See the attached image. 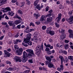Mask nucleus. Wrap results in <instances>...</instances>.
Returning a JSON list of instances; mask_svg holds the SVG:
<instances>
[{"instance_id":"obj_1","label":"nucleus","mask_w":73,"mask_h":73,"mask_svg":"<svg viewBox=\"0 0 73 73\" xmlns=\"http://www.w3.org/2000/svg\"><path fill=\"white\" fill-rule=\"evenodd\" d=\"M23 58L21 60V58L20 57H19L18 56H16L15 57V61L16 62H26L28 60V57L29 56V54H27L26 52L24 51L23 53Z\"/></svg>"},{"instance_id":"obj_2","label":"nucleus","mask_w":73,"mask_h":73,"mask_svg":"<svg viewBox=\"0 0 73 73\" xmlns=\"http://www.w3.org/2000/svg\"><path fill=\"white\" fill-rule=\"evenodd\" d=\"M52 10H50L48 11L49 13L45 16V17H49L47 19V21L48 22V23H49V22H51L52 21V20H53V18H52V17H50V16H51V15H52Z\"/></svg>"},{"instance_id":"obj_3","label":"nucleus","mask_w":73,"mask_h":73,"mask_svg":"<svg viewBox=\"0 0 73 73\" xmlns=\"http://www.w3.org/2000/svg\"><path fill=\"white\" fill-rule=\"evenodd\" d=\"M30 40H24V41L22 44L23 46H25V47H27V46L29 45H32V42H29Z\"/></svg>"},{"instance_id":"obj_4","label":"nucleus","mask_w":73,"mask_h":73,"mask_svg":"<svg viewBox=\"0 0 73 73\" xmlns=\"http://www.w3.org/2000/svg\"><path fill=\"white\" fill-rule=\"evenodd\" d=\"M41 49L43 51V50H44L43 49V46H38L35 49V54H37V53H40V52H41Z\"/></svg>"},{"instance_id":"obj_5","label":"nucleus","mask_w":73,"mask_h":73,"mask_svg":"<svg viewBox=\"0 0 73 73\" xmlns=\"http://www.w3.org/2000/svg\"><path fill=\"white\" fill-rule=\"evenodd\" d=\"M46 32L48 34H50L51 36H53L54 35L55 33L54 31H51L49 30V29H48L47 30H46Z\"/></svg>"},{"instance_id":"obj_6","label":"nucleus","mask_w":73,"mask_h":73,"mask_svg":"<svg viewBox=\"0 0 73 73\" xmlns=\"http://www.w3.org/2000/svg\"><path fill=\"white\" fill-rule=\"evenodd\" d=\"M23 49L22 48H21L19 50H17L16 51V53L17 54V55H19V56H20L21 54H22V53H23Z\"/></svg>"},{"instance_id":"obj_7","label":"nucleus","mask_w":73,"mask_h":73,"mask_svg":"<svg viewBox=\"0 0 73 73\" xmlns=\"http://www.w3.org/2000/svg\"><path fill=\"white\" fill-rule=\"evenodd\" d=\"M61 16H62L61 14L60 13L58 14V17H56L55 19L56 20H56L57 23H58L60 22V19H61Z\"/></svg>"},{"instance_id":"obj_8","label":"nucleus","mask_w":73,"mask_h":73,"mask_svg":"<svg viewBox=\"0 0 73 73\" xmlns=\"http://www.w3.org/2000/svg\"><path fill=\"white\" fill-rule=\"evenodd\" d=\"M2 9L3 10H2V11L3 12H8V11L10 12V11H11V9H10V8H9V7H6L5 9L3 8Z\"/></svg>"},{"instance_id":"obj_9","label":"nucleus","mask_w":73,"mask_h":73,"mask_svg":"<svg viewBox=\"0 0 73 73\" xmlns=\"http://www.w3.org/2000/svg\"><path fill=\"white\" fill-rule=\"evenodd\" d=\"M31 36H32V35L31 33L28 34L27 35V37L26 39H24V41L26 40H30V39L31 38Z\"/></svg>"},{"instance_id":"obj_10","label":"nucleus","mask_w":73,"mask_h":73,"mask_svg":"<svg viewBox=\"0 0 73 73\" xmlns=\"http://www.w3.org/2000/svg\"><path fill=\"white\" fill-rule=\"evenodd\" d=\"M67 21H68V20H70L69 21V24H72L73 23V16H71L70 18L68 19H66Z\"/></svg>"},{"instance_id":"obj_11","label":"nucleus","mask_w":73,"mask_h":73,"mask_svg":"<svg viewBox=\"0 0 73 73\" xmlns=\"http://www.w3.org/2000/svg\"><path fill=\"white\" fill-rule=\"evenodd\" d=\"M4 53H5V55H5V57H9L11 55V54L9 53V52H7V51L5 50H4Z\"/></svg>"},{"instance_id":"obj_12","label":"nucleus","mask_w":73,"mask_h":73,"mask_svg":"<svg viewBox=\"0 0 73 73\" xmlns=\"http://www.w3.org/2000/svg\"><path fill=\"white\" fill-rule=\"evenodd\" d=\"M26 52H27L28 53H29L31 54H32L33 55H34V53H33V51L32 49H28L26 50Z\"/></svg>"},{"instance_id":"obj_13","label":"nucleus","mask_w":73,"mask_h":73,"mask_svg":"<svg viewBox=\"0 0 73 73\" xmlns=\"http://www.w3.org/2000/svg\"><path fill=\"white\" fill-rule=\"evenodd\" d=\"M68 32L70 33V34L69 35V37H73V31H72V30L69 29L68 30Z\"/></svg>"},{"instance_id":"obj_14","label":"nucleus","mask_w":73,"mask_h":73,"mask_svg":"<svg viewBox=\"0 0 73 73\" xmlns=\"http://www.w3.org/2000/svg\"><path fill=\"white\" fill-rule=\"evenodd\" d=\"M48 66L50 68H52L54 67V65L52 62H49V64L48 65Z\"/></svg>"},{"instance_id":"obj_15","label":"nucleus","mask_w":73,"mask_h":73,"mask_svg":"<svg viewBox=\"0 0 73 73\" xmlns=\"http://www.w3.org/2000/svg\"><path fill=\"white\" fill-rule=\"evenodd\" d=\"M34 37L33 39L36 41H37V37L38 36V33H36L34 35Z\"/></svg>"},{"instance_id":"obj_16","label":"nucleus","mask_w":73,"mask_h":73,"mask_svg":"<svg viewBox=\"0 0 73 73\" xmlns=\"http://www.w3.org/2000/svg\"><path fill=\"white\" fill-rule=\"evenodd\" d=\"M34 16L35 17H35V19H38V17L40 16V14L39 13L36 14V13H35L34 14Z\"/></svg>"},{"instance_id":"obj_17","label":"nucleus","mask_w":73,"mask_h":73,"mask_svg":"<svg viewBox=\"0 0 73 73\" xmlns=\"http://www.w3.org/2000/svg\"><path fill=\"white\" fill-rule=\"evenodd\" d=\"M46 58L47 60L49 62H51L52 61V59L50 58V57L49 56H47L46 57Z\"/></svg>"},{"instance_id":"obj_18","label":"nucleus","mask_w":73,"mask_h":73,"mask_svg":"<svg viewBox=\"0 0 73 73\" xmlns=\"http://www.w3.org/2000/svg\"><path fill=\"white\" fill-rule=\"evenodd\" d=\"M15 24L17 25V24H19V23H21V21L20 20H17L15 21Z\"/></svg>"},{"instance_id":"obj_19","label":"nucleus","mask_w":73,"mask_h":73,"mask_svg":"<svg viewBox=\"0 0 73 73\" xmlns=\"http://www.w3.org/2000/svg\"><path fill=\"white\" fill-rule=\"evenodd\" d=\"M45 17V16H42L40 19V21H45V19H44V18Z\"/></svg>"},{"instance_id":"obj_20","label":"nucleus","mask_w":73,"mask_h":73,"mask_svg":"<svg viewBox=\"0 0 73 73\" xmlns=\"http://www.w3.org/2000/svg\"><path fill=\"white\" fill-rule=\"evenodd\" d=\"M36 8L38 9L39 10H40L41 9V8H42V6H41V7L40 6V5H37V6H36Z\"/></svg>"},{"instance_id":"obj_21","label":"nucleus","mask_w":73,"mask_h":73,"mask_svg":"<svg viewBox=\"0 0 73 73\" xmlns=\"http://www.w3.org/2000/svg\"><path fill=\"white\" fill-rule=\"evenodd\" d=\"M68 58L71 61H73V56H68Z\"/></svg>"},{"instance_id":"obj_22","label":"nucleus","mask_w":73,"mask_h":73,"mask_svg":"<svg viewBox=\"0 0 73 73\" xmlns=\"http://www.w3.org/2000/svg\"><path fill=\"white\" fill-rule=\"evenodd\" d=\"M59 31L60 33H63L64 32V30L63 29H61L60 30H59Z\"/></svg>"},{"instance_id":"obj_23","label":"nucleus","mask_w":73,"mask_h":73,"mask_svg":"<svg viewBox=\"0 0 73 73\" xmlns=\"http://www.w3.org/2000/svg\"><path fill=\"white\" fill-rule=\"evenodd\" d=\"M18 13L19 14H20V15H23V11L20 10V9L18 11Z\"/></svg>"},{"instance_id":"obj_24","label":"nucleus","mask_w":73,"mask_h":73,"mask_svg":"<svg viewBox=\"0 0 73 73\" xmlns=\"http://www.w3.org/2000/svg\"><path fill=\"white\" fill-rule=\"evenodd\" d=\"M63 62H61V65H60V67L62 70L64 69V66H63Z\"/></svg>"},{"instance_id":"obj_25","label":"nucleus","mask_w":73,"mask_h":73,"mask_svg":"<svg viewBox=\"0 0 73 73\" xmlns=\"http://www.w3.org/2000/svg\"><path fill=\"white\" fill-rule=\"evenodd\" d=\"M13 22L12 21H10L8 22V24L10 26H12L13 25Z\"/></svg>"},{"instance_id":"obj_26","label":"nucleus","mask_w":73,"mask_h":73,"mask_svg":"<svg viewBox=\"0 0 73 73\" xmlns=\"http://www.w3.org/2000/svg\"><path fill=\"white\" fill-rule=\"evenodd\" d=\"M38 3V1L36 0L34 1V5L35 6H36L37 5V3Z\"/></svg>"},{"instance_id":"obj_27","label":"nucleus","mask_w":73,"mask_h":73,"mask_svg":"<svg viewBox=\"0 0 73 73\" xmlns=\"http://www.w3.org/2000/svg\"><path fill=\"white\" fill-rule=\"evenodd\" d=\"M59 58L61 59V62H63L64 59H63V57H62V56H59Z\"/></svg>"},{"instance_id":"obj_28","label":"nucleus","mask_w":73,"mask_h":73,"mask_svg":"<svg viewBox=\"0 0 73 73\" xmlns=\"http://www.w3.org/2000/svg\"><path fill=\"white\" fill-rule=\"evenodd\" d=\"M64 47L65 49H68L69 48V45L68 44H66L65 45Z\"/></svg>"},{"instance_id":"obj_29","label":"nucleus","mask_w":73,"mask_h":73,"mask_svg":"<svg viewBox=\"0 0 73 73\" xmlns=\"http://www.w3.org/2000/svg\"><path fill=\"white\" fill-rule=\"evenodd\" d=\"M55 24L56 25V27H57V28H59V27H60V25L59 24H58L56 23H55Z\"/></svg>"},{"instance_id":"obj_30","label":"nucleus","mask_w":73,"mask_h":73,"mask_svg":"<svg viewBox=\"0 0 73 73\" xmlns=\"http://www.w3.org/2000/svg\"><path fill=\"white\" fill-rule=\"evenodd\" d=\"M5 16V14H4V15H3L1 16V15H0V20H1V18H4Z\"/></svg>"},{"instance_id":"obj_31","label":"nucleus","mask_w":73,"mask_h":73,"mask_svg":"<svg viewBox=\"0 0 73 73\" xmlns=\"http://www.w3.org/2000/svg\"><path fill=\"white\" fill-rule=\"evenodd\" d=\"M15 16L16 18L18 19H19V20H20V19H21V17H20V16H19L17 15L16 14L15 15Z\"/></svg>"},{"instance_id":"obj_32","label":"nucleus","mask_w":73,"mask_h":73,"mask_svg":"<svg viewBox=\"0 0 73 73\" xmlns=\"http://www.w3.org/2000/svg\"><path fill=\"white\" fill-rule=\"evenodd\" d=\"M46 29V27L45 26H43L42 27V30H45Z\"/></svg>"},{"instance_id":"obj_33","label":"nucleus","mask_w":73,"mask_h":73,"mask_svg":"<svg viewBox=\"0 0 73 73\" xmlns=\"http://www.w3.org/2000/svg\"><path fill=\"white\" fill-rule=\"evenodd\" d=\"M30 71V70H26L24 71L23 73H29Z\"/></svg>"},{"instance_id":"obj_34","label":"nucleus","mask_w":73,"mask_h":73,"mask_svg":"<svg viewBox=\"0 0 73 73\" xmlns=\"http://www.w3.org/2000/svg\"><path fill=\"white\" fill-rule=\"evenodd\" d=\"M13 68L12 67H10L9 68H8L7 70H9V71H12L13 70Z\"/></svg>"},{"instance_id":"obj_35","label":"nucleus","mask_w":73,"mask_h":73,"mask_svg":"<svg viewBox=\"0 0 73 73\" xmlns=\"http://www.w3.org/2000/svg\"><path fill=\"white\" fill-rule=\"evenodd\" d=\"M9 15H11V16H13V15H14V13H12V12H11L9 11Z\"/></svg>"},{"instance_id":"obj_36","label":"nucleus","mask_w":73,"mask_h":73,"mask_svg":"<svg viewBox=\"0 0 73 73\" xmlns=\"http://www.w3.org/2000/svg\"><path fill=\"white\" fill-rule=\"evenodd\" d=\"M59 8L60 9H62V8H64V6H62L61 4H60L59 6Z\"/></svg>"},{"instance_id":"obj_37","label":"nucleus","mask_w":73,"mask_h":73,"mask_svg":"<svg viewBox=\"0 0 73 73\" xmlns=\"http://www.w3.org/2000/svg\"><path fill=\"white\" fill-rule=\"evenodd\" d=\"M0 1L2 2V3L3 4V3H5V2L7 1V0H0Z\"/></svg>"},{"instance_id":"obj_38","label":"nucleus","mask_w":73,"mask_h":73,"mask_svg":"<svg viewBox=\"0 0 73 73\" xmlns=\"http://www.w3.org/2000/svg\"><path fill=\"white\" fill-rule=\"evenodd\" d=\"M27 2L26 4H27V5H29V4H31V2L29 1H27Z\"/></svg>"},{"instance_id":"obj_39","label":"nucleus","mask_w":73,"mask_h":73,"mask_svg":"<svg viewBox=\"0 0 73 73\" xmlns=\"http://www.w3.org/2000/svg\"><path fill=\"white\" fill-rule=\"evenodd\" d=\"M62 53L63 54H67V52L66 50L63 51L62 52Z\"/></svg>"},{"instance_id":"obj_40","label":"nucleus","mask_w":73,"mask_h":73,"mask_svg":"<svg viewBox=\"0 0 73 73\" xmlns=\"http://www.w3.org/2000/svg\"><path fill=\"white\" fill-rule=\"evenodd\" d=\"M14 47L15 49H18V46L17 45H15L14 46Z\"/></svg>"},{"instance_id":"obj_41","label":"nucleus","mask_w":73,"mask_h":73,"mask_svg":"<svg viewBox=\"0 0 73 73\" xmlns=\"http://www.w3.org/2000/svg\"><path fill=\"white\" fill-rule=\"evenodd\" d=\"M6 63L7 64H11V62L8 60H7L6 61Z\"/></svg>"},{"instance_id":"obj_42","label":"nucleus","mask_w":73,"mask_h":73,"mask_svg":"<svg viewBox=\"0 0 73 73\" xmlns=\"http://www.w3.org/2000/svg\"><path fill=\"white\" fill-rule=\"evenodd\" d=\"M32 25L33 27H35V24L33 23H31L30 24V26H31Z\"/></svg>"},{"instance_id":"obj_43","label":"nucleus","mask_w":73,"mask_h":73,"mask_svg":"<svg viewBox=\"0 0 73 73\" xmlns=\"http://www.w3.org/2000/svg\"><path fill=\"white\" fill-rule=\"evenodd\" d=\"M35 23L36 25H39L40 23V22L39 21H36L35 22Z\"/></svg>"},{"instance_id":"obj_44","label":"nucleus","mask_w":73,"mask_h":73,"mask_svg":"<svg viewBox=\"0 0 73 73\" xmlns=\"http://www.w3.org/2000/svg\"><path fill=\"white\" fill-rule=\"evenodd\" d=\"M50 50L49 49V48H46L45 49V51H46V52H49Z\"/></svg>"},{"instance_id":"obj_45","label":"nucleus","mask_w":73,"mask_h":73,"mask_svg":"<svg viewBox=\"0 0 73 73\" xmlns=\"http://www.w3.org/2000/svg\"><path fill=\"white\" fill-rule=\"evenodd\" d=\"M65 36L64 35H63L61 37V39H62V40L64 39V38H65Z\"/></svg>"},{"instance_id":"obj_46","label":"nucleus","mask_w":73,"mask_h":73,"mask_svg":"<svg viewBox=\"0 0 73 73\" xmlns=\"http://www.w3.org/2000/svg\"><path fill=\"white\" fill-rule=\"evenodd\" d=\"M29 61L30 63H33V60H32V59H30L29 60Z\"/></svg>"},{"instance_id":"obj_47","label":"nucleus","mask_w":73,"mask_h":73,"mask_svg":"<svg viewBox=\"0 0 73 73\" xmlns=\"http://www.w3.org/2000/svg\"><path fill=\"white\" fill-rule=\"evenodd\" d=\"M50 46H51V45L49 44H48L46 46V47H50Z\"/></svg>"},{"instance_id":"obj_48","label":"nucleus","mask_w":73,"mask_h":73,"mask_svg":"<svg viewBox=\"0 0 73 73\" xmlns=\"http://www.w3.org/2000/svg\"><path fill=\"white\" fill-rule=\"evenodd\" d=\"M4 35L1 36L0 38V40H3V38H4Z\"/></svg>"},{"instance_id":"obj_49","label":"nucleus","mask_w":73,"mask_h":73,"mask_svg":"<svg viewBox=\"0 0 73 73\" xmlns=\"http://www.w3.org/2000/svg\"><path fill=\"white\" fill-rule=\"evenodd\" d=\"M45 62L46 65H48V64H49V62H48V60H46L45 61Z\"/></svg>"},{"instance_id":"obj_50","label":"nucleus","mask_w":73,"mask_h":73,"mask_svg":"<svg viewBox=\"0 0 73 73\" xmlns=\"http://www.w3.org/2000/svg\"><path fill=\"white\" fill-rule=\"evenodd\" d=\"M2 24L3 25H6V24H7V22H2Z\"/></svg>"},{"instance_id":"obj_51","label":"nucleus","mask_w":73,"mask_h":73,"mask_svg":"<svg viewBox=\"0 0 73 73\" xmlns=\"http://www.w3.org/2000/svg\"><path fill=\"white\" fill-rule=\"evenodd\" d=\"M19 35H20V34L19 33H18L17 35H16L15 37H18V36H19Z\"/></svg>"},{"instance_id":"obj_52","label":"nucleus","mask_w":73,"mask_h":73,"mask_svg":"<svg viewBox=\"0 0 73 73\" xmlns=\"http://www.w3.org/2000/svg\"><path fill=\"white\" fill-rule=\"evenodd\" d=\"M18 42H21V40L19 39H17Z\"/></svg>"},{"instance_id":"obj_53","label":"nucleus","mask_w":73,"mask_h":73,"mask_svg":"<svg viewBox=\"0 0 73 73\" xmlns=\"http://www.w3.org/2000/svg\"><path fill=\"white\" fill-rule=\"evenodd\" d=\"M17 1V0H12V3H16Z\"/></svg>"},{"instance_id":"obj_54","label":"nucleus","mask_w":73,"mask_h":73,"mask_svg":"<svg viewBox=\"0 0 73 73\" xmlns=\"http://www.w3.org/2000/svg\"><path fill=\"white\" fill-rule=\"evenodd\" d=\"M21 27V25H19L18 26H17V28H18V29H20V27Z\"/></svg>"},{"instance_id":"obj_55","label":"nucleus","mask_w":73,"mask_h":73,"mask_svg":"<svg viewBox=\"0 0 73 73\" xmlns=\"http://www.w3.org/2000/svg\"><path fill=\"white\" fill-rule=\"evenodd\" d=\"M16 41L14 42V44H17V39L16 40Z\"/></svg>"},{"instance_id":"obj_56","label":"nucleus","mask_w":73,"mask_h":73,"mask_svg":"<svg viewBox=\"0 0 73 73\" xmlns=\"http://www.w3.org/2000/svg\"><path fill=\"white\" fill-rule=\"evenodd\" d=\"M8 35L9 37H11V36H12V33H9Z\"/></svg>"},{"instance_id":"obj_57","label":"nucleus","mask_w":73,"mask_h":73,"mask_svg":"<svg viewBox=\"0 0 73 73\" xmlns=\"http://www.w3.org/2000/svg\"><path fill=\"white\" fill-rule=\"evenodd\" d=\"M57 70H58L59 71H60V72L61 71V68H57Z\"/></svg>"},{"instance_id":"obj_58","label":"nucleus","mask_w":73,"mask_h":73,"mask_svg":"<svg viewBox=\"0 0 73 73\" xmlns=\"http://www.w3.org/2000/svg\"><path fill=\"white\" fill-rule=\"evenodd\" d=\"M49 9V7H47L46 9V11H48V10Z\"/></svg>"},{"instance_id":"obj_59","label":"nucleus","mask_w":73,"mask_h":73,"mask_svg":"<svg viewBox=\"0 0 73 73\" xmlns=\"http://www.w3.org/2000/svg\"><path fill=\"white\" fill-rule=\"evenodd\" d=\"M65 59L66 62H67V61H69L68 58L66 57L65 58Z\"/></svg>"},{"instance_id":"obj_60","label":"nucleus","mask_w":73,"mask_h":73,"mask_svg":"<svg viewBox=\"0 0 73 73\" xmlns=\"http://www.w3.org/2000/svg\"><path fill=\"white\" fill-rule=\"evenodd\" d=\"M5 18L7 20H8V19H9V18L7 15L5 16Z\"/></svg>"},{"instance_id":"obj_61","label":"nucleus","mask_w":73,"mask_h":73,"mask_svg":"<svg viewBox=\"0 0 73 73\" xmlns=\"http://www.w3.org/2000/svg\"><path fill=\"white\" fill-rule=\"evenodd\" d=\"M65 42H66V43H68V42H69V41H68V40H65Z\"/></svg>"},{"instance_id":"obj_62","label":"nucleus","mask_w":73,"mask_h":73,"mask_svg":"<svg viewBox=\"0 0 73 73\" xmlns=\"http://www.w3.org/2000/svg\"><path fill=\"white\" fill-rule=\"evenodd\" d=\"M52 60L54 62H56V60H55V58H53Z\"/></svg>"},{"instance_id":"obj_63","label":"nucleus","mask_w":73,"mask_h":73,"mask_svg":"<svg viewBox=\"0 0 73 73\" xmlns=\"http://www.w3.org/2000/svg\"><path fill=\"white\" fill-rule=\"evenodd\" d=\"M51 53H54V50H53L52 51H51Z\"/></svg>"},{"instance_id":"obj_64","label":"nucleus","mask_w":73,"mask_h":73,"mask_svg":"<svg viewBox=\"0 0 73 73\" xmlns=\"http://www.w3.org/2000/svg\"><path fill=\"white\" fill-rule=\"evenodd\" d=\"M70 47L71 48H72V49H73V46H72V45L70 46Z\"/></svg>"}]
</instances>
